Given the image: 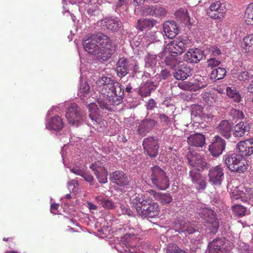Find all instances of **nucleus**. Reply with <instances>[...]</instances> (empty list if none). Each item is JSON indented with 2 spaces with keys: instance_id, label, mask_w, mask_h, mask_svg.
<instances>
[{
  "instance_id": "f257e3e1",
  "label": "nucleus",
  "mask_w": 253,
  "mask_h": 253,
  "mask_svg": "<svg viewBox=\"0 0 253 253\" xmlns=\"http://www.w3.org/2000/svg\"><path fill=\"white\" fill-rule=\"evenodd\" d=\"M190 41L187 37L180 36L168 44L167 49L170 54L165 59L166 65L171 68H176L182 62L181 58L177 56L184 52L190 46Z\"/></svg>"
},
{
  "instance_id": "f03ea898",
  "label": "nucleus",
  "mask_w": 253,
  "mask_h": 253,
  "mask_svg": "<svg viewBox=\"0 0 253 253\" xmlns=\"http://www.w3.org/2000/svg\"><path fill=\"white\" fill-rule=\"evenodd\" d=\"M149 177L153 186L161 190H165L169 186V180L166 172L160 167L155 166L149 170Z\"/></svg>"
},
{
  "instance_id": "7ed1b4c3",
  "label": "nucleus",
  "mask_w": 253,
  "mask_h": 253,
  "mask_svg": "<svg viewBox=\"0 0 253 253\" xmlns=\"http://www.w3.org/2000/svg\"><path fill=\"white\" fill-rule=\"evenodd\" d=\"M66 117L69 124L77 126L85 123L87 118L84 112L75 103L68 107Z\"/></svg>"
},
{
  "instance_id": "20e7f679",
  "label": "nucleus",
  "mask_w": 253,
  "mask_h": 253,
  "mask_svg": "<svg viewBox=\"0 0 253 253\" xmlns=\"http://www.w3.org/2000/svg\"><path fill=\"white\" fill-rule=\"evenodd\" d=\"M228 168L231 171L243 173L248 169V164L243 157L233 153L228 155L225 160Z\"/></svg>"
},
{
  "instance_id": "39448f33",
  "label": "nucleus",
  "mask_w": 253,
  "mask_h": 253,
  "mask_svg": "<svg viewBox=\"0 0 253 253\" xmlns=\"http://www.w3.org/2000/svg\"><path fill=\"white\" fill-rule=\"evenodd\" d=\"M136 211L140 216L149 218L158 216L160 211L158 204L150 199H147L142 206L136 207Z\"/></svg>"
},
{
  "instance_id": "423d86ee",
  "label": "nucleus",
  "mask_w": 253,
  "mask_h": 253,
  "mask_svg": "<svg viewBox=\"0 0 253 253\" xmlns=\"http://www.w3.org/2000/svg\"><path fill=\"white\" fill-rule=\"evenodd\" d=\"M106 96L110 104L117 106L121 104L124 98V88L123 85L118 82L112 88L109 89Z\"/></svg>"
},
{
  "instance_id": "0eeeda50",
  "label": "nucleus",
  "mask_w": 253,
  "mask_h": 253,
  "mask_svg": "<svg viewBox=\"0 0 253 253\" xmlns=\"http://www.w3.org/2000/svg\"><path fill=\"white\" fill-rule=\"evenodd\" d=\"M157 136H149L143 140V148L147 154L151 158H155L158 155L159 148Z\"/></svg>"
},
{
  "instance_id": "6e6552de",
  "label": "nucleus",
  "mask_w": 253,
  "mask_h": 253,
  "mask_svg": "<svg viewBox=\"0 0 253 253\" xmlns=\"http://www.w3.org/2000/svg\"><path fill=\"white\" fill-rule=\"evenodd\" d=\"M145 68L146 71L144 74L146 76L151 78L154 76L159 70L158 57L156 54L148 53L144 58Z\"/></svg>"
},
{
  "instance_id": "1a4fd4ad",
  "label": "nucleus",
  "mask_w": 253,
  "mask_h": 253,
  "mask_svg": "<svg viewBox=\"0 0 253 253\" xmlns=\"http://www.w3.org/2000/svg\"><path fill=\"white\" fill-rule=\"evenodd\" d=\"M187 159L189 164L192 167H196L199 171H203L210 168V165L205 161L201 155L197 153L188 152Z\"/></svg>"
},
{
  "instance_id": "9d476101",
  "label": "nucleus",
  "mask_w": 253,
  "mask_h": 253,
  "mask_svg": "<svg viewBox=\"0 0 253 253\" xmlns=\"http://www.w3.org/2000/svg\"><path fill=\"white\" fill-rule=\"evenodd\" d=\"M119 82L110 77L102 76L96 81V89L101 94H106L110 88H112Z\"/></svg>"
},
{
  "instance_id": "9b49d317",
  "label": "nucleus",
  "mask_w": 253,
  "mask_h": 253,
  "mask_svg": "<svg viewBox=\"0 0 253 253\" xmlns=\"http://www.w3.org/2000/svg\"><path fill=\"white\" fill-rule=\"evenodd\" d=\"M157 125V122L153 119L145 118L141 121L137 126V133L143 137L149 133Z\"/></svg>"
},
{
  "instance_id": "f8f14e48",
  "label": "nucleus",
  "mask_w": 253,
  "mask_h": 253,
  "mask_svg": "<svg viewBox=\"0 0 253 253\" xmlns=\"http://www.w3.org/2000/svg\"><path fill=\"white\" fill-rule=\"evenodd\" d=\"M204 51L198 48H191L183 56V60L189 63H197L204 57Z\"/></svg>"
},
{
  "instance_id": "ddd939ff",
  "label": "nucleus",
  "mask_w": 253,
  "mask_h": 253,
  "mask_svg": "<svg viewBox=\"0 0 253 253\" xmlns=\"http://www.w3.org/2000/svg\"><path fill=\"white\" fill-rule=\"evenodd\" d=\"M112 182L121 187H126L129 185L127 176L123 171L117 170L110 174Z\"/></svg>"
},
{
  "instance_id": "4468645a",
  "label": "nucleus",
  "mask_w": 253,
  "mask_h": 253,
  "mask_svg": "<svg viewBox=\"0 0 253 253\" xmlns=\"http://www.w3.org/2000/svg\"><path fill=\"white\" fill-rule=\"evenodd\" d=\"M158 84V82L152 81L143 82L137 89V92L142 97H148L150 95L152 91L156 89Z\"/></svg>"
},
{
  "instance_id": "2eb2a0df",
  "label": "nucleus",
  "mask_w": 253,
  "mask_h": 253,
  "mask_svg": "<svg viewBox=\"0 0 253 253\" xmlns=\"http://www.w3.org/2000/svg\"><path fill=\"white\" fill-rule=\"evenodd\" d=\"M144 14L155 17L162 18L166 16L167 11L165 8L159 5L145 6L143 10Z\"/></svg>"
},
{
  "instance_id": "dca6fc26",
  "label": "nucleus",
  "mask_w": 253,
  "mask_h": 253,
  "mask_svg": "<svg viewBox=\"0 0 253 253\" xmlns=\"http://www.w3.org/2000/svg\"><path fill=\"white\" fill-rule=\"evenodd\" d=\"M101 25L103 28L115 32L118 31L122 26V22L119 18L114 17L106 18L101 21Z\"/></svg>"
},
{
  "instance_id": "f3484780",
  "label": "nucleus",
  "mask_w": 253,
  "mask_h": 253,
  "mask_svg": "<svg viewBox=\"0 0 253 253\" xmlns=\"http://www.w3.org/2000/svg\"><path fill=\"white\" fill-rule=\"evenodd\" d=\"M94 35H91L89 37H86L83 40V44L84 48L88 53L95 55L99 46Z\"/></svg>"
},
{
  "instance_id": "a211bd4d",
  "label": "nucleus",
  "mask_w": 253,
  "mask_h": 253,
  "mask_svg": "<svg viewBox=\"0 0 253 253\" xmlns=\"http://www.w3.org/2000/svg\"><path fill=\"white\" fill-rule=\"evenodd\" d=\"M191 74V68L186 64H182L178 66L173 72V76L177 80H184Z\"/></svg>"
},
{
  "instance_id": "6ab92c4d",
  "label": "nucleus",
  "mask_w": 253,
  "mask_h": 253,
  "mask_svg": "<svg viewBox=\"0 0 253 253\" xmlns=\"http://www.w3.org/2000/svg\"><path fill=\"white\" fill-rule=\"evenodd\" d=\"M163 31L168 38L173 39L178 34L179 28L175 21H167L163 24Z\"/></svg>"
},
{
  "instance_id": "aec40b11",
  "label": "nucleus",
  "mask_w": 253,
  "mask_h": 253,
  "mask_svg": "<svg viewBox=\"0 0 253 253\" xmlns=\"http://www.w3.org/2000/svg\"><path fill=\"white\" fill-rule=\"evenodd\" d=\"M115 49L116 46L100 47L95 55L96 58L99 61H107L111 58L112 54L115 52Z\"/></svg>"
},
{
  "instance_id": "412c9836",
  "label": "nucleus",
  "mask_w": 253,
  "mask_h": 253,
  "mask_svg": "<svg viewBox=\"0 0 253 253\" xmlns=\"http://www.w3.org/2000/svg\"><path fill=\"white\" fill-rule=\"evenodd\" d=\"M64 126L62 119L58 115L51 117L46 123V128L54 131L61 130Z\"/></svg>"
},
{
  "instance_id": "4be33fe9",
  "label": "nucleus",
  "mask_w": 253,
  "mask_h": 253,
  "mask_svg": "<svg viewBox=\"0 0 253 253\" xmlns=\"http://www.w3.org/2000/svg\"><path fill=\"white\" fill-rule=\"evenodd\" d=\"M206 137L204 135L196 133L190 134L187 137V143L190 146L202 147L206 144Z\"/></svg>"
},
{
  "instance_id": "5701e85b",
  "label": "nucleus",
  "mask_w": 253,
  "mask_h": 253,
  "mask_svg": "<svg viewBox=\"0 0 253 253\" xmlns=\"http://www.w3.org/2000/svg\"><path fill=\"white\" fill-rule=\"evenodd\" d=\"M208 149L213 157H219L221 154V137L215 135L211 143L209 146Z\"/></svg>"
},
{
  "instance_id": "b1692460",
  "label": "nucleus",
  "mask_w": 253,
  "mask_h": 253,
  "mask_svg": "<svg viewBox=\"0 0 253 253\" xmlns=\"http://www.w3.org/2000/svg\"><path fill=\"white\" fill-rule=\"evenodd\" d=\"M129 60L124 57L121 58L117 63L115 69L118 76L121 78L125 77L128 73Z\"/></svg>"
},
{
  "instance_id": "393cba45",
  "label": "nucleus",
  "mask_w": 253,
  "mask_h": 253,
  "mask_svg": "<svg viewBox=\"0 0 253 253\" xmlns=\"http://www.w3.org/2000/svg\"><path fill=\"white\" fill-rule=\"evenodd\" d=\"M240 47L244 54H252L253 52V34H249L243 38Z\"/></svg>"
},
{
  "instance_id": "a878e982",
  "label": "nucleus",
  "mask_w": 253,
  "mask_h": 253,
  "mask_svg": "<svg viewBox=\"0 0 253 253\" xmlns=\"http://www.w3.org/2000/svg\"><path fill=\"white\" fill-rule=\"evenodd\" d=\"M251 129L250 123L246 122H241L234 127L233 135L236 137H241L247 133H248Z\"/></svg>"
},
{
  "instance_id": "bb28decb",
  "label": "nucleus",
  "mask_w": 253,
  "mask_h": 253,
  "mask_svg": "<svg viewBox=\"0 0 253 253\" xmlns=\"http://www.w3.org/2000/svg\"><path fill=\"white\" fill-rule=\"evenodd\" d=\"M210 181L216 185H220L221 183V167L218 165L210 170L209 173Z\"/></svg>"
},
{
  "instance_id": "cd10ccee",
  "label": "nucleus",
  "mask_w": 253,
  "mask_h": 253,
  "mask_svg": "<svg viewBox=\"0 0 253 253\" xmlns=\"http://www.w3.org/2000/svg\"><path fill=\"white\" fill-rule=\"evenodd\" d=\"M246 192V190L244 188L240 189L239 187H236L230 194L232 202H235L236 201L247 202L249 196Z\"/></svg>"
},
{
  "instance_id": "c85d7f7f",
  "label": "nucleus",
  "mask_w": 253,
  "mask_h": 253,
  "mask_svg": "<svg viewBox=\"0 0 253 253\" xmlns=\"http://www.w3.org/2000/svg\"><path fill=\"white\" fill-rule=\"evenodd\" d=\"M237 150L242 157L249 156L253 153V146H251L250 143L246 140L241 141L237 145Z\"/></svg>"
},
{
  "instance_id": "c756f323",
  "label": "nucleus",
  "mask_w": 253,
  "mask_h": 253,
  "mask_svg": "<svg viewBox=\"0 0 253 253\" xmlns=\"http://www.w3.org/2000/svg\"><path fill=\"white\" fill-rule=\"evenodd\" d=\"M221 4L219 1L212 3L209 10L207 11L208 15L212 19H220L221 16Z\"/></svg>"
},
{
  "instance_id": "7c9ffc66",
  "label": "nucleus",
  "mask_w": 253,
  "mask_h": 253,
  "mask_svg": "<svg viewBox=\"0 0 253 253\" xmlns=\"http://www.w3.org/2000/svg\"><path fill=\"white\" fill-rule=\"evenodd\" d=\"M150 195L153 196L155 200L160 201L163 204H168L170 203L172 201L171 196L169 193H162L157 192L154 190H150L148 191Z\"/></svg>"
},
{
  "instance_id": "2f4dec72",
  "label": "nucleus",
  "mask_w": 253,
  "mask_h": 253,
  "mask_svg": "<svg viewBox=\"0 0 253 253\" xmlns=\"http://www.w3.org/2000/svg\"><path fill=\"white\" fill-rule=\"evenodd\" d=\"M90 86L86 82L84 83L81 81L78 91V95L83 101H85L90 96Z\"/></svg>"
},
{
  "instance_id": "473e14b6",
  "label": "nucleus",
  "mask_w": 253,
  "mask_h": 253,
  "mask_svg": "<svg viewBox=\"0 0 253 253\" xmlns=\"http://www.w3.org/2000/svg\"><path fill=\"white\" fill-rule=\"evenodd\" d=\"M94 35L95 39H96L97 43L100 46V47L116 46L113 44L110 38L103 33H98Z\"/></svg>"
},
{
  "instance_id": "72a5a7b5",
  "label": "nucleus",
  "mask_w": 253,
  "mask_h": 253,
  "mask_svg": "<svg viewBox=\"0 0 253 253\" xmlns=\"http://www.w3.org/2000/svg\"><path fill=\"white\" fill-rule=\"evenodd\" d=\"M156 23V21L153 19L141 18L138 20L136 28L141 31L149 30L152 28Z\"/></svg>"
},
{
  "instance_id": "f704fd0d",
  "label": "nucleus",
  "mask_w": 253,
  "mask_h": 253,
  "mask_svg": "<svg viewBox=\"0 0 253 253\" xmlns=\"http://www.w3.org/2000/svg\"><path fill=\"white\" fill-rule=\"evenodd\" d=\"M89 117L91 120V123H89V125L94 129H97L99 131H103L104 123L102 121V118L93 113L89 114Z\"/></svg>"
},
{
  "instance_id": "c9c22d12",
  "label": "nucleus",
  "mask_w": 253,
  "mask_h": 253,
  "mask_svg": "<svg viewBox=\"0 0 253 253\" xmlns=\"http://www.w3.org/2000/svg\"><path fill=\"white\" fill-rule=\"evenodd\" d=\"M174 15L178 21L185 25L188 24L192 25L190 21V17L187 9L180 8L175 11Z\"/></svg>"
},
{
  "instance_id": "e433bc0d",
  "label": "nucleus",
  "mask_w": 253,
  "mask_h": 253,
  "mask_svg": "<svg viewBox=\"0 0 253 253\" xmlns=\"http://www.w3.org/2000/svg\"><path fill=\"white\" fill-rule=\"evenodd\" d=\"M199 214L207 223H213L216 220L215 213L211 210L204 209Z\"/></svg>"
},
{
  "instance_id": "4c0bfd02",
  "label": "nucleus",
  "mask_w": 253,
  "mask_h": 253,
  "mask_svg": "<svg viewBox=\"0 0 253 253\" xmlns=\"http://www.w3.org/2000/svg\"><path fill=\"white\" fill-rule=\"evenodd\" d=\"M221 239L217 238L210 243L208 245L209 253H221Z\"/></svg>"
},
{
  "instance_id": "58836bf2",
  "label": "nucleus",
  "mask_w": 253,
  "mask_h": 253,
  "mask_svg": "<svg viewBox=\"0 0 253 253\" xmlns=\"http://www.w3.org/2000/svg\"><path fill=\"white\" fill-rule=\"evenodd\" d=\"M203 101L210 107H214L216 105V95L214 93L204 92L203 94Z\"/></svg>"
},
{
  "instance_id": "ea45409f",
  "label": "nucleus",
  "mask_w": 253,
  "mask_h": 253,
  "mask_svg": "<svg viewBox=\"0 0 253 253\" xmlns=\"http://www.w3.org/2000/svg\"><path fill=\"white\" fill-rule=\"evenodd\" d=\"M95 199L104 208L112 210L115 209L116 207L115 203L108 198L98 196L96 197Z\"/></svg>"
},
{
  "instance_id": "a19ab883",
  "label": "nucleus",
  "mask_w": 253,
  "mask_h": 253,
  "mask_svg": "<svg viewBox=\"0 0 253 253\" xmlns=\"http://www.w3.org/2000/svg\"><path fill=\"white\" fill-rule=\"evenodd\" d=\"M226 94L235 102L239 103L241 100V95L235 87H227L226 88Z\"/></svg>"
},
{
  "instance_id": "79ce46f5",
  "label": "nucleus",
  "mask_w": 253,
  "mask_h": 253,
  "mask_svg": "<svg viewBox=\"0 0 253 253\" xmlns=\"http://www.w3.org/2000/svg\"><path fill=\"white\" fill-rule=\"evenodd\" d=\"M244 18L247 25H253V3L249 4L246 8Z\"/></svg>"
},
{
  "instance_id": "37998d69",
  "label": "nucleus",
  "mask_w": 253,
  "mask_h": 253,
  "mask_svg": "<svg viewBox=\"0 0 253 253\" xmlns=\"http://www.w3.org/2000/svg\"><path fill=\"white\" fill-rule=\"evenodd\" d=\"M232 125L227 120L222 121V136L226 139L231 136Z\"/></svg>"
},
{
  "instance_id": "c03bdc74",
  "label": "nucleus",
  "mask_w": 253,
  "mask_h": 253,
  "mask_svg": "<svg viewBox=\"0 0 253 253\" xmlns=\"http://www.w3.org/2000/svg\"><path fill=\"white\" fill-rule=\"evenodd\" d=\"M232 211L235 215L238 217H242L246 215L247 212V208L241 205L240 204H237L233 205L232 207Z\"/></svg>"
},
{
  "instance_id": "a18cd8bd",
  "label": "nucleus",
  "mask_w": 253,
  "mask_h": 253,
  "mask_svg": "<svg viewBox=\"0 0 253 253\" xmlns=\"http://www.w3.org/2000/svg\"><path fill=\"white\" fill-rule=\"evenodd\" d=\"M145 201H146V199H145V197H143L142 195L139 194H135L130 198L131 203L135 209L137 206H142Z\"/></svg>"
},
{
  "instance_id": "49530a36",
  "label": "nucleus",
  "mask_w": 253,
  "mask_h": 253,
  "mask_svg": "<svg viewBox=\"0 0 253 253\" xmlns=\"http://www.w3.org/2000/svg\"><path fill=\"white\" fill-rule=\"evenodd\" d=\"M190 225V224L189 223H186L183 221H177L175 223V227L176 230L179 233H184L186 234V231Z\"/></svg>"
},
{
  "instance_id": "de8ad7c7",
  "label": "nucleus",
  "mask_w": 253,
  "mask_h": 253,
  "mask_svg": "<svg viewBox=\"0 0 253 253\" xmlns=\"http://www.w3.org/2000/svg\"><path fill=\"white\" fill-rule=\"evenodd\" d=\"M108 172L105 169H102V170L98 172L95 175L100 183H106L107 182Z\"/></svg>"
},
{
  "instance_id": "09e8293b",
  "label": "nucleus",
  "mask_w": 253,
  "mask_h": 253,
  "mask_svg": "<svg viewBox=\"0 0 253 253\" xmlns=\"http://www.w3.org/2000/svg\"><path fill=\"white\" fill-rule=\"evenodd\" d=\"M191 115L195 117H201L203 115L204 107L199 104H194L192 106Z\"/></svg>"
},
{
  "instance_id": "8fccbe9b",
  "label": "nucleus",
  "mask_w": 253,
  "mask_h": 253,
  "mask_svg": "<svg viewBox=\"0 0 253 253\" xmlns=\"http://www.w3.org/2000/svg\"><path fill=\"white\" fill-rule=\"evenodd\" d=\"M193 183L195 184L196 188L199 191L204 190L207 185L206 178L203 177Z\"/></svg>"
},
{
  "instance_id": "3c124183",
  "label": "nucleus",
  "mask_w": 253,
  "mask_h": 253,
  "mask_svg": "<svg viewBox=\"0 0 253 253\" xmlns=\"http://www.w3.org/2000/svg\"><path fill=\"white\" fill-rule=\"evenodd\" d=\"M197 169H193L189 171V176L191 179L192 182L197 181L198 179L202 177L201 174Z\"/></svg>"
},
{
  "instance_id": "603ef678",
  "label": "nucleus",
  "mask_w": 253,
  "mask_h": 253,
  "mask_svg": "<svg viewBox=\"0 0 253 253\" xmlns=\"http://www.w3.org/2000/svg\"><path fill=\"white\" fill-rule=\"evenodd\" d=\"M221 72V67H218L216 68L213 69L211 72V80L214 81L220 80L221 79V74L220 72Z\"/></svg>"
},
{
  "instance_id": "864d4df0",
  "label": "nucleus",
  "mask_w": 253,
  "mask_h": 253,
  "mask_svg": "<svg viewBox=\"0 0 253 253\" xmlns=\"http://www.w3.org/2000/svg\"><path fill=\"white\" fill-rule=\"evenodd\" d=\"M70 170L71 172L74 173V174L82 177L84 176V174L85 172L86 169L84 166L79 168L76 166L70 169Z\"/></svg>"
},
{
  "instance_id": "5fc2aeb1",
  "label": "nucleus",
  "mask_w": 253,
  "mask_h": 253,
  "mask_svg": "<svg viewBox=\"0 0 253 253\" xmlns=\"http://www.w3.org/2000/svg\"><path fill=\"white\" fill-rule=\"evenodd\" d=\"M120 212L123 214L129 216H133V212L126 204H121L120 206Z\"/></svg>"
},
{
  "instance_id": "6e6d98bb",
  "label": "nucleus",
  "mask_w": 253,
  "mask_h": 253,
  "mask_svg": "<svg viewBox=\"0 0 253 253\" xmlns=\"http://www.w3.org/2000/svg\"><path fill=\"white\" fill-rule=\"evenodd\" d=\"M253 76L252 71H243L238 75V79L240 81H245Z\"/></svg>"
},
{
  "instance_id": "4d7b16f0",
  "label": "nucleus",
  "mask_w": 253,
  "mask_h": 253,
  "mask_svg": "<svg viewBox=\"0 0 253 253\" xmlns=\"http://www.w3.org/2000/svg\"><path fill=\"white\" fill-rule=\"evenodd\" d=\"M167 253H187L184 251L180 250L175 244L169 246Z\"/></svg>"
},
{
  "instance_id": "13d9d810",
  "label": "nucleus",
  "mask_w": 253,
  "mask_h": 253,
  "mask_svg": "<svg viewBox=\"0 0 253 253\" xmlns=\"http://www.w3.org/2000/svg\"><path fill=\"white\" fill-rule=\"evenodd\" d=\"M156 116L160 120L161 123H164L167 125H169L170 124V119L165 114L158 113L156 114Z\"/></svg>"
},
{
  "instance_id": "bf43d9fd",
  "label": "nucleus",
  "mask_w": 253,
  "mask_h": 253,
  "mask_svg": "<svg viewBox=\"0 0 253 253\" xmlns=\"http://www.w3.org/2000/svg\"><path fill=\"white\" fill-rule=\"evenodd\" d=\"M86 13L89 16H95L100 14V10L97 8L90 7L87 9Z\"/></svg>"
},
{
  "instance_id": "052dcab7",
  "label": "nucleus",
  "mask_w": 253,
  "mask_h": 253,
  "mask_svg": "<svg viewBox=\"0 0 253 253\" xmlns=\"http://www.w3.org/2000/svg\"><path fill=\"white\" fill-rule=\"evenodd\" d=\"M89 168L92 169V170L94 172V174H96L98 172L102 170V169H104L99 166V165L97 163H94L92 164L90 166Z\"/></svg>"
},
{
  "instance_id": "680f3d73",
  "label": "nucleus",
  "mask_w": 253,
  "mask_h": 253,
  "mask_svg": "<svg viewBox=\"0 0 253 253\" xmlns=\"http://www.w3.org/2000/svg\"><path fill=\"white\" fill-rule=\"evenodd\" d=\"M84 179L87 182L89 183L90 185L93 184L94 178L93 176L86 171L84 174V176H82Z\"/></svg>"
},
{
  "instance_id": "e2e57ef3",
  "label": "nucleus",
  "mask_w": 253,
  "mask_h": 253,
  "mask_svg": "<svg viewBox=\"0 0 253 253\" xmlns=\"http://www.w3.org/2000/svg\"><path fill=\"white\" fill-rule=\"evenodd\" d=\"M97 102L98 103L99 106L102 109H106L108 110H110L111 109L110 105L102 99H99Z\"/></svg>"
},
{
  "instance_id": "0e129e2a",
  "label": "nucleus",
  "mask_w": 253,
  "mask_h": 253,
  "mask_svg": "<svg viewBox=\"0 0 253 253\" xmlns=\"http://www.w3.org/2000/svg\"><path fill=\"white\" fill-rule=\"evenodd\" d=\"M207 62L208 65L212 68L218 66L220 64V61L216 60L214 58H212L208 60Z\"/></svg>"
},
{
  "instance_id": "69168bd1",
  "label": "nucleus",
  "mask_w": 253,
  "mask_h": 253,
  "mask_svg": "<svg viewBox=\"0 0 253 253\" xmlns=\"http://www.w3.org/2000/svg\"><path fill=\"white\" fill-rule=\"evenodd\" d=\"M209 51L213 56L219 55L221 53L220 49L216 46H211Z\"/></svg>"
},
{
  "instance_id": "338daca9",
  "label": "nucleus",
  "mask_w": 253,
  "mask_h": 253,
  "mask_svg": "<svg viewBox=\"0 0 253 253\" xmlns=\"http://www.w3.org/2000/svg\"><path fill=\"white\" fill-rule=\"evenodd\" d=\"M170 75L169 71L167 69H164L161 71L159 78L161 80H166Z\"/></svg>"
},
{
  "instance_id": "774afa93",
  "label": "nucleus",
  "mask_w": 253,
  "mask_h": 253,
  "mask_svg": "<svg viewBox=\"0 0 253 253\" xmlns=\"http://www.w3.org/2000/svg\"><path fill=\"white\" fill-rule=\"evenodd\" d=\"M156 106V103L154 99H150L148 100L146 104V108L147 110H152Z\"/></svg>"
}]
</instances>
